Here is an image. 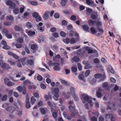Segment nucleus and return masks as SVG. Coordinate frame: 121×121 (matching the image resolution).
Returning a JSON list of instances; mask_svg holds the SVG:
<instances>
[{
  "label": "nucleus",
  "instance_id": "nucleus-1",
  "mask_svg": "<svg viewBox=\"0 0 121 121\" xmlns=\"http://www.w3.org/2000/svg\"><path fill=\"white\" fill-rule=\"evenodd\" d=\"M53 92L54 93L53 98L55 100H57L58 99V98L59 97V89L58 88H55L53 89Z\"/></svg>",
  "mask_w": 121,
  "mask_h": 121
},
{
  "label": "nucleus",
  "instance_id": "nucleus-2",
  "mask_svg": "<svg viewBox=\"0 0 121 121\" xmlns=\"http://www.w3.org/2000/svg\"><path fill=\"white\" fill-rule=\"evenodd\" d=\"M107 105L108 109L112 110H115L116 109L115 108L116 106V104L114 103L108 102V103Z\"/></svg>",
  "mask_w": 121,
  "mask_h": 121
},
{
  "label": "nucleus",
  "instance_id": "nucleus-3",
  "mask_svg": "<svg viewBox=\"0 0 121 121\" xmlns=\"http://www.w3.org/2000/svg\"><path fill=\"white\" fill-rule=\"evenodd\" d=\"M81 96L82 97H83V99L84 100L88 101V103H91L92 99L91 98H90L88 95L83 94H82Z\"/></svg>",
  "mask_w": 121,
  "mask_h": 121
},
{
  "label": "nucleus",
  "instance_id": "nucleus-4",
  "mask_svg": "<svg viewBox=\"0 0 121 121\" xmlns=\"http://www.w3.org/2000/svg\"><path fill=\"white\" fill-rule=\"evenodd\" d=\"M1 66L3 69H6L7 70L11 68V67L9 65L5 63H2Z\"/></svg>",
  "mask_w": 121,
  "mask_h": 121
},
{
  "label": "nucleus",
  "instance_id": "nucleus-5",
  "mask_svg": "<svg viewBox=\"0 0 121 121\" xmlns=\"http://www.w3.org/2000/svg\"><path fill=\"white\" fill-rule=\"evenodd\" d=\"M94 77L96 78H101L102 79V80L104 81L105 78V75H102V74L100 73H97L95 75Z\"/></svg>",
  "mask_w": 121,
  "mask_h": 121
},
{
  "label": "nucleus",
  "instance_id": "nucleus-6",
  "mask_svg": "<svg viewBox=\"0 0 121 121\" xmlns=\"http://www.w3.org/2000/svg\"><path fill=\"white\" fill-rule=\"evenodd\" d=\"M2 107L5 108V110L7 111L11 112H11V110L12 108L9 107V104H8L4 103L2 105Z\"/></svg>",
  "mask_w": 121,
  "mask_h": 121
},
{
  "label": "nucleus",
  "instance_id": "nucleus-7",
  "mask_svg": "<svg viewBox=\"0 0 121 121\" xmlns=\"http://www.w3.org/2000/svg\"><path fill=\"white\" fill-rule=\"evenodd\" d=\"M54 13V11L53 10H52L49 11H47L46 12V19H49V15H50V17H52Z\"/></svg>",
  "mask_w": 121,
  "mask_h": 121
},
{
  "label": "nucleus",
  "instance_id": "nucleus-8",
  "mask_svg": "<svg viewBox=\"0 0 121 121\" xmlns=\"http://www.w3.org/2000/svg\"><path fill=\"white\" fill-rule=\"evenodd\" d=\"M85 52V50L83 51H81V50L79 49L77 51V54L80 56L82 57L84 56Z\"/></svg>",
  "mask_w": 121,
  "mask_h": 121
},
{
  "label": "nucleus",
  "instance_id": "nucleus-9",
  "mask_svg": "<svg viewBox=\"0 0 121 121\" xmlns=\"http://www.w3.org/2000/svg\"><path fill=\"white\" fill-rule=\"evenodd\" d=\"M102 91V88L99 87L96 92V96L98 98H100L102 95V94L101 92Z\"/></svg>",
  "mask_w": 121,
  "mask_h": 121
},
{
  "label": "nucleus",
  "instance_id": "nucleus-10",
  "mask_svg": "<svg viewBox=\"0 0 121 121\" xmlns=\"http://www.w3.org/2000/svg\"><path fill=\"white\" fill-rule=\"evenodd\" d=\"M27 33L28 35L32 37L35 36V32L34 31L29 30L27 31Z\"/></svg>",
  "mask_w": 121,
  "mask_h": 121
},
{
  "label": "nucleus",
  "instance_id": "nucleus-11",
  "mask_svg": "<svg viewBox=\"0 0 121 121\" xmlns=\"http://www.w3.org/2000/svg\"><path fill=\"white\" fill-rule=\"evenodd\" d=\"M84 49H85L86 51H88V54L92 53L93 52H95V51L96 52L95 50H94V52L93 50L89 49V47H85Z\"/></svg>",
  "mask_w": 121,
  "mask_h": 121
},
{
  "label": "nucleus",
  "instance_id": "nucleus-12",
  "mask_svg": "<svg viewBox=\"0 0 121 121\" xmlns=\"http://www.w3.org/2000/svg\"><path fill=\"white\" fill-rule=\"evenodd\" d=\"M88 23L90 26H93L94 25H95L96 21H93L92 19H90L88 20Z\"/></svg>",
  "mask_w": 121,
  "mask_h": 121
},
{
  "label": "nucleus",
  "instance_id": "nucleus-13",
  "mask_svg": "<svg viewBox=\"0 0 121 121\" xmlns=\"http://www.w3.org/2000/svg\"><path fill=\"white\" fill-rule=\"evenodd\" d=\"M54 67V69L55 70H59L60 68L59 67V64L58 63H55Z\"/></svg>",
  "mask_w": 121,
  "mask_h": 121
},
{
  "label": "nucleus",
  "instance_id": "nucleus-14",
  "mask_svg": "<svg viewBox=\"0 0 121 121\" xmlns=\"http://www.w3.org/2000/svg\"><path fill=\"white\" fill-rule=\"evenodd\" d=\"M51 48L54 51L56 52H57L59 50V47L57 45H53V46Z\"/></svg>",
  "mask_w": 121,
  "mask_h": 121
},
{
  "label": "nucleus",
  "instance_id": "nucleus-15",
  "mask_svg": "<svg viewBox=\"0 0 121 121\" xmlns=\"http://www.w3.org/2000/svg\"><path fill=\"white\" fill-rule=\"evenodd\" d=\"M98 30V31L99 32L97 34V36H99L100 35L102 34L104 32V30L102 29H100L97 27Z\"/></svg>",
  "mask_w": 121,
  "mask_h": 121
},
{
  "label": "nucleus",
  "instance_id": "nucleus-16",
  "mask_svg": "<svg viewBox=\"0 0 121 121\" xmlns=\"http://www.w3.org/2000/svg\"><path fill=\"white\" fill-rule=\"evenodd\" d=\"M74 35H75V36L76 37H77L78 39L79 35L76 32H73L72 33L69 34V36L71 37H73Z\"/></svg>",
  "mask_w": 121,
  "mask_h": 121
},
{
  "label": "nucleus",
  "instance_id": "nucleus-17",
  "mask_svg": "<svg viewBox=\"0 0 121 121\" xmlns=\"http://www.w3.org/2000/svg\"><path fill=\"white\" fill-rule=\"evenodd\" d=\"M113 115V114L111 113L105 114L104 115V117L106 119H110L111 116H112Z\"/></svg>",
  "mask_w": 121,
  "mask_h": 121
},
{
  "label": "nucleus",
  "instance_id": "nucleus-18",
  "mask_svg": "<svg viewBox=\"0 0 121 121\" xmlns=\"http://www.w3.org/2000/svg\"><path fill=\"white\" fill-rule=\"evenodd\" d=\"M26 62L27 64L30 65H32L34 63L33 60L31 59H28L26 60Z\"/></svg>",
  "mask_w": 121,
  "mask_h": 121
},
{
  "label": "nucleus",
  "instance_id": "nucleus-19",
  "mask_svg": "<svg viewBox=\"0 0 121 121\" xmlns=\"http://www.w3.org/2000/svg\"><path fill=\"white\" fill-rule=\"evenodd\" d=\"M69 111L70 112H75V111H76L75 110V106H72L71 105H70L69 106Z\"/></svg>",
  "mask_w": 121,
  "mask_h": 121
},
{
  "label": "nucleus",
  "instance_id": "nucleus-20",
  "mask_svg": "<svg viewBox=\"0 0 121 121\" xmlns=\"http://www.w3.org/2000/svg\"><path fill=\"white\" fill-rule=\"evenodd\" d=\"M26 26L27 28L30 29L32 27V25L31 23L28 22L26 23Z\"/></svg>",
  "mask_w": 121,
  "mask_h": 121
},
{
  "label": "nucleus",
  "instance_id": "nucleus-21",
  "mask_svg": "<svg viewBox=\"0 0 121 121\" xmlns=\"http://www.w3.org/2000/svg\"><path fill=\"white\" fill-rule=\"evenodd\" d=\"M92 12V10L90 8H88L87 9L86 13L87 15L89 16Z\"/></svg>",
  "mask_w": 121,
  "mask_h": 121
},
{
  "label": "nucleus",
  "instance_id": "nucleus-22",
  "mask_svg": "<svg viewBox=\"0 0 121 121\" xmlns=\"http://www.w3.org/2000/svg\"><path fill=\"white\" fill-rule=\"evenodd\" d=\"M108 69L109 71L112 74H114V71L111 66L109 65H108Z\"/></svg>",
  "mask_w": 121,
  "mask_h": 121
},
{
  "label": "nucleus",
  "instance_id": "nucleus-23",
  "mask_svg": "<svg viewBox=\"0 0 121 121\" xmlns=\"http://www.w3.org/2000/svg\"><path fill=\"white\" fill-rule=\"evenodd\" d=\"M14 29L16 31H19L20 30L22 31V29L20 28L19 26H14Z\"/></svg>",
  "mask_w": 121,
  "mask_h": 121
},
{
  "label": "nucleus",
  "instance_id": "nucleus-24",
  "mask_svg": "<svg viewBox=\"0 0 121 121\" xmlns=\"http://www.w3.org/2000/svg\"><path fill=\"white\" fill-rule=\"evenodd\" d=\"M6 18L7 20L11 21H13V17L11 15L7 16L6 17Z\"/></svg>",
  "mask_w": 121,
  "mask_h": 121
},
{
  "label": "nucleus",
  "instance_id": "nucleus-25",
  "mask_svg": "<svg viewBox=\"0 0 121 121\" xmlns=\"http://www.w3.org/2000/svg\"><path fill=\"white\" fill-rule=\"evenodd\" d=\"M86 3L88 5L94 4V2L92 0H86Z\"/></svg>",
  "mask_w": 121,
  "mask_h": 121
},
{
  "label": "nucleus",
  "instance_id": "nucleus-26",
  "mask_svg": "<svg viewBox=\"0 0 121 121\" xmlns=\"http://www.w3.org/2000/svg\"><path fill=\"white\" fill-rule=\"evenodd\" d=\"M28 88L30 90L33 89V90H35L36 89V87L35 86L33 85L31 83V84L28 86Z\"/></svg>",
  "mask_w": 121,
  "mask_h": 121
},
{
  "label": "nucleus",
  "instance_id": "nucleus-27",
  "mask_svg": "<svg viewBox=\"0 0 121 121\" xmlns=\"http://www.w3.org/2000/svg\"><path fill=\"white\" fill-rule=\"evenodd\" d=\"M31 84L30 82L28 80H26L23 83V84L24 86H27Z\"/></svg>",
  "mask_w": 121,
  "mask_h": 121
},
{
  "label": "nucleus",
  "instance_id": "nucleus-28",
  "mask_svg": "<svg viewBox=\"0 0 121 121\" xmlns=\"http://www.w3.org/2000/svg\"><path fill=\"white\" fill-rule=\"evenodd\" d=\"M61 1L60 2V4L63 6H65L66 4L67 1V0H61Z\"/></svg>",
  "mask_w": 121,
  "mask_h": 121
},
{
  "label": "nucleus",
  "instance_id": "nucleus-29",
  "mask_svg": "<svg viewBox=\"0 0 121 121\" xmlns=\"http://www.w3.org/2000/svg\"><path fill=\"white\" fill-rule=\"evenodd\" d=\"M90 30L91 33L92 34H94L97 33V32L96 31L95 29L93 27L91 28Z\"/></svg>",
  "mask_w": 121,
  "mask_h": 121
},
{
  "label": "nucleus",
  "instance_id": "nucleus-30",
  "mask_svg": "<svg viewBox=\"0 0 121 121\" xmlns=\"http://www.w3.org/2000/svg\"><path fill=\"white\" fill-rule=\"evenodd\" d=\"M102 24V22L99 21H96V23L95 25H96L97 26V27L100 26H101Z\"/></svg>",
  "mask_w": 121,
  "mask_h": 121
},
{
  "label": "nucleus",
  "instance_id": "nucleus-31",
  "mask_svg": "<svg viewBox=\"0 0 121 121\" xmlns=\"http://www.w3.org/2000/svg\"><path fill=\"white\" fill-rule=\"evenodd\" d=\"M47 103L48 106L50 107L51 111H52L53 108L54 107L53 106L52 103L49 101H48Z\"/></svg>",
  "mask_w": 121,
  "mask_h": 121
},
{
  "label": "nucleus",
  "instance_id": "nucleus-32",
  "mask_svg": "<svg viewBox=\"0 0 121 121\" xmlns=\"http://www.w3.org/2000/svg\"><path fill=\"white\" fill-rule=\"evenodd\" d=\"M82 28L85 31H87L89 29V27L86 25H84L82 26Z\"/></svg>",
  "mask_w": 121,
  "mask_h": 121
},
{
  "label": "nucleus",
  "instance_id": "nucleus-33",
  "mask_svg": "<svg viewBox=\"0 0 121 121\" xmlns=\"http://www.w3.org/2000/svg\"><path fill=\"white\" fill-rule=\"evenodd\" d=\"M73 60L74 61L76 62H78L79 60V58L76 56H75L73 58Z\"/></svg>",
  "mask_w": 121,
  "mask_h": 121
},
{
  "label": "nucleus",
  "instance_id": "nucleus-34",
  "mask_svg": "<svg viewBox=\"0 0 121 121\" xmlns=\"http://www.w3.org/2000/svg\"><path fill=\"white\" fill-rule=\"evenodd\" d=\"M26 58L23 57L21 59V62L22 64L23 65H26L25 61L26 59Z\"/></svg>",
  "mask_w": 121,
  "mask_h": 121
},
{
  "label": "nucleus",
  "instance_id": "nucleus-35",
  "mask_svg": "<svg viewBox=\"0 0 121 121\" xmlns=\"http://www.w3.org/2000/svg\"><path fill=\"white\" fill-rule=\"evenodd\" d=\"M71 116L72 118H73L75 116V114L77 113V111H75V112H71Z\"/></svg>",
  "mask_w": 121,
  "mask_h": 121
},
{
  "label": "nucleus",
  "instance_id": "nucleus-36",
  "mask_svg": "<svg viewBox=\"0 0 121 121\" xmlns=\"http://www.w3.org/2000/svg\"><path fill=\"white\" fill-rule=\"evenodd\" d=\"M15 45L17 48H20L22 47V44L21 43H16Z\"/></svg>",
  "mask_w": 121,
  "mask_h": 121
},
{
  "label": "nucleus",
  "instance_id": "nucleus-37",
  "mask_svg": "<svg viewBox=\"0 0 121 121\" xmlns=\"http://www.w3.org/2000/svg\"><path fill=\"white\" fill-rule=\"evenodd\" d=\"M73 96L74 99L76 101H78L79 100V99L77 95L76 94H74L73 95Z\"/></svg>",
  "mask_w": 121,
  "mask_h": 121
},
{
  "label": "nucleus",
  "instance_id": "nucleus-38",
  "mask_svg": "<svg viewBox=\"0 0 121 121\" xmlns=\"http://www.w3.org/2000/svg\"><path fill=\"white\" fill-rule=\"evenodd\" d=\"M36 100L35 98L32 97L31 98L30 102L31 104H33L35 103Z\"/></svg>",
  "mask_w": 121,
  "mask_h": 121
},
{
  "label": "nucleus",
  "instance_id": "nucleus-39",
  "mask_svg": "<svg viewBox=\"0 0 121 121\" xmlns=\"http://www.w3.org/2000/svg\"><path fill=\"white\" fill-rule=\"evenodd\" d=\"M70 19L71 20L75 21L76 20V17L75 16L72 15L70 17Z\"/></svg>",
  "mask_w": 121,
  "mask_h": 121
},
{
  "label": "nucleus",
  "instance_id": "nucleus-40",
  "mask_svg": "<svg viewBox=\"0 0 121 121\" xmlns=\"http://www.w3.org/2000/svg\"><path fill=\"white\" fill-rule=\"evenodd\" d=\"M13 12L15 15L17 14L19 12V9L17 8H15L14 9Z\"/></svg>",
  "mask_w": 121,
  "mask_h": 121
},
{
  "label": "nucleus",
  "instance_id": "nucleus-41",
  "mask_svg": "<svg viewBox=\"0 0 121 121\" xmlns=\"http://www.w3.org/2000/svg\"><path fill=\"white\" fill-rule=\"evenodd\" d=\"M30 4L32 5H38L37 2L34 1H31L30 2Z\"/></svg>",
  "mask_w": 121,
  "mask_h": 121
},
{
  "label": "nucleus",
  "instance_id": "nucleus-42",
  "mask_svg": "<svg viewBox=\"0 0 121 121\" xmlns=\"http://www.w3.org/2000/svg\"><path fill=\"white\" fill-rule=\"evenodd\" d=\"M37 79L39 81H41L43 79V78L42 76L38 74V75L37 76Z\"/></svg>",
  "mask_w": 121,
  "mask_h": 121
},
{
  "label": "nucleus",
  "instance_id": "nucleus-43",
  "mask_svg": "<svg viewBox=\"0 0 121 121\" xmlns=\"http://www.w3.org/2000/svg\"><path fill=\"white\" fill-rule=\"evenodd\" d=\"M26 102V107L27 108H29L30 107V103L29 101L28 102Z\"/></svg>",
  "mask_w": 121,
  "mask_h": 121
},
{
  "label": "nucleus",
  "instance_id": "nucleus-44",
  "mask_svg": "<svg viewBox=\"0 0 121 121\" xmlns=\"http://www.w3.org/2000/svg\"><path fill=\"white\" fill-rule=\"evenodd\" d=\"M52 115L53 117L54 118H56L57 117L58 114L56 112H55L52 113Z\"/></svg>",
  "mask_w": 121,
  "mask_h": 121
},
{
  "label": "nucleus",
  "instance_id": "nucleus-45",
  "mask_svg": "<svg viewBox=\"0 0 121 121\" xmlns=\"http://www.w3.org/2000/svg\"><path fill=\"white\" fill-rule=\"evenodd\" d=\"M35 20L37 22H39L41 21L42 19L41 17L38 16L35 18Z\"/></svg>",
  "mask_w": 121,
  "mask_h": 121
},
{
  "label": "nucleus",
  "instance_id": "nucleus-46",
  "mask_svg": "<svg viewBox=\"0 0 121 121\" xmlns=\"http://www.w3.org/2000/svg\"><path fill=\"white\" fill-rule=\"evenodd\" d=\"M60 79L61 83L64 85H67V82L64 80L62 79L61 78H60Z\"/></svg>",
  "mask_w": 121,
  "mask_h": 121
},
{
  "label": "nucleus",
  "instance_id": "nucleus-47",
  "mask_svg": "<svg viewBox=\"0 0 121 121\" xmlns=\"http://www.w3.org/2000/svg\"><path fill=\"white\" fill-rule=\"evenodd\" d=\"M70 91L71 93L72 94V95L75 94V89L73 87H71L70 88Z\"/></svg>",
  "mask_w": 121,
  "mask_h": 121
},
{
  "label": "nucleus",
  "instance_id": "nucleus-48",
  "mask_svg": "<svg viewBox=\"0 0 121 121\" xmlns=\"http://www.w3.org/2000/svg\"><path fill=\"white\" fill-rule=\"evenodd\" d=\"M61 24L63 26H66L67 25V22L65 20H63L62 21Z\"/></svg>",
  "mask_w": 121,
  "mask_h": 121
},
{
  "label": "nucleus",
  "instance_id": "nucleus-49",
  "mask_svg": "<svg viewBox=\"0 0 121 121\" xmlns=\"http://www.w3.org/2000/svg\"><path fill=\"white\" fill-rule=\"evenodd\" d=\"M7 98V95H4L1 98V100L2 101H4Z\"/></svg>",
  "mask_w": 121,
  "mask_h": 121
},
{
  "label": "nucleus",
  "instance_id": "nucleus-50",
  "mask_svg": "<svg viewBox=\"0 0 121 121\" xmlns=\"http://www.w3.org/2000/svg\"><path fill=\"white\" fill-rule=\"evenodd\" d=\"M2 48L4 49L5 50H9L10 49V48L7 45V44L5 45H4L3 47Z\"/></svg>",
  "mask_w": 121,
  "mask_h": 121
},
{
  "label": "nucleus",
  "instance_id": "nucleus-51",
  "mask_svg": "<svg viewBox=\"0 0 121 121\" xmlns=\"http://www.w3.org/2000/svg\"><path fill=\"white\" fill-rule=\"evenodd\" d=\"M3 32L4 33L5 35L8 33V30L6 29H3Z\"/></svg>",
  "mask_w": 121,
  "mask_h": 121
},
{
  "label": "nucleus",
  "instance_id": "nucleus-52",
  "mask_svg": "<svg viewBox=\"0 0 121 121\" xmlns=\"http://www.w3.org/2000/svg\"><path fill=\"white\" fill-rule=\"evenodd\" d=\"M84 76L82 74H80L78 76V78H79L81 80H84Z\"/></svg>",
  "mask_w": 121,
  "mask_h": 121
},
{
  "label": "nucleus",
  "instance_id": "nucleus-53",
  "mask_svg": "<svg viewBox=\"0 0 121 121\" xmlns=\"http://www.w3.org/2000/svg\"><path fill=\"white\" fill-rule=\"evenodd\" d=\"M11 22H4V24L6 26H10L11 24Z\"/></svg>",
  "mask_w": 121,
  "mask_h": 121
},
{
  "label": "nucleus",
  "instance_id": "nucleus-54",
  "mask_svg": "<svg viewBox=\"0 0 121 121\" xmlns=\"http://www.w3.org/2000/svg\"><path fill=\"white\" fill-rule=\"evenodd\" d=\"M108 83L107 82H105L103 83L102 84V86L103 88L106 87L108 85Z\"/></svg>",
  "mask_w": 121,
  "mask_h": 121
},
{
  "label": "nucleus",
  "instance_id": "nucleus-55",
  "mask_svg": "<svg viewBox=\"0 0 121 121\" xmlns=\"http://www.w3.org/2000/svg\"><path fill=\"white\" fill-rule=\"evenodd\" d=\"M32 16L34 17L35 18L39 15L38 13H37L35 12L33 13Z\"/></svg>",
  "mask_w": 121,
  "mask_h": 121
},
{
  "label": "nucleus",
  "instance_id": "nucleus-56",
  "mask_svg": "<svg viewBox=\"0 0 121 121\" xmlns=\"http://www.w3.org/2000/svg\"><path fill=\"white\" fill-rule=\"evenodd\" d=\"M29 16V13L27 12H25L24 13V14L23 16L25 18H26L27 16Z\"/></svg>",
  "mask_w": 121,
  "mask_h": 121
},
{
  "label": "nucleus",
  "instance_id": "nucleus-57",
  "mask_svg": "<svg viewBox=\"0 0 121 121\" xmlns=\"http://www.w3.org/2000/svg\"><path fill=\"white\" fill-rule=\"evenodd\" d=\"M37 46L36 45L33 44L31 46V48L33 50H35Z\"/></svg>",
  "mask_w": 121,
  "mask_h": 121
},
{
  "label": "nucleus",
  "instance_id": "nucleus-58",
  "mask_svg": "<svg viewBox=\"0 0 121 121\" xmlns=\"http://www.w3.org/2000/svg\"><path fill=\"white\" fill-rule=\"evenodd\" d=\"M91 17L93 20L95 19L97 17V16L96 15L93 14H92L91 15Z\"/></svg>",
  "mask_w": 121,
  "mask_h": 121
},
{
  "label": "nucleus",
  "instance_id": "nucleus-59",
  "mask_svg": "<svg viewBox=\"0 0 121 121\" xmlns=\"http://www.w3.org/2000/svg\"><path fill=\"white\" fill-rule=\"evenodd\" d=\"M78 67V70L81 71L82 69V66L81 64L79 63H78L77 64Z\"/></svg>",
  "mask_w": 121,
  "mask_h": 121
},
{
  "label": "nucleus",
  "instance_id": "nucleus-60",
  "mask_svg": "<svg viewBox=\"0 0 121 121\" xmlns=\"http://www.w3.org/2000/svg\"><path fill=\"white\" fill-rule=\"evenodd\" d=\"M54 17L56 18H58L60 17V15L58 13H55L54 15Z\"/></svg>",
  "mask_w": 121,
  "mask_h": 121
},
{
  "label": "nucleus",
  "instance_id": "nucleus-61",
  "mask_svg": "<svg viewBox=\"0 0 121 121\" xmlns=\"http://www.w3.org/2000/svg\"><path fill=\"white\" fill-rule=\"evenodd\" d=\"M60 36L63 37H65L66 35V34L63 31L60 32Z\"/></svg>",
  "mask_w": 121,
  "mask_h": 121
},
{
  "label": "nucleus",
  "instance_id": "nucleus-62",
  "mask_svg": "<svg viewBox=\"0 0 121 121\" xmlns=\"http://www.w3.org/2000/svg\"><path fill=\"white\" fill-rule=\"evenodd\" d=\"M90 72L89 70H87L85 73V76L86 77H87L89 75Z\"/></svg>",
  "mask_w": 121,
  "mask_h": 121
},
{
  "label": "nucleus",
  "instance_id": "nucleus-63",
  "mask_svg": "<svg viewBox=\"0 0 121 121\" xmlns=\"http://www.w3.org/2000/svg\"><path fill=\"white\" fill-rule=\"evenodd\" d=\"M23 89V87H22L21 86H19L17 88V90L19 92H21L22 91Z\"/></svg>",
  "mask_w": 121,
  "mask_h": 121
},
{
  "label": "nucleus",
  "instance_id": "nucleus-64",
  "mask_svg": "<svg viewBox=\"0 0 121 121\" xmlns=\"http://www.w3.org/2000/svg\"><path fill=\"white\" fill-rule=\"evenodd\" d=\"M99 121H104V118L102 115H101L99 117Z\"/></svg>",
  "mask_w": 121,
  "mask_h": 121
}]
</instances>
